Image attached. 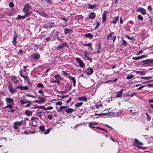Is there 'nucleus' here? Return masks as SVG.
I'll list each match as a JSON object with an SVG mask.
<instances>
[{"label": "nucleus", "mask_w": 153, "mask_h": 153, "mask_svg": "<svg viewBox=\"0 0 153 153\" xmlns=\"http://www.w3.org/2000/svg\"><path fill=\"white\" fill-rule=\"evenodd\" d=\"M143 144L142 142H140L137 139H135L133 145L139 148H142L143 149H146L145 147H142L141 146L143 145Z\"/></svg>", "instance_id": "nucleus-1"}, {"label": "nucleus", "mask_w": 153, "mask_h": 153, "mask_svg": "<svg viewBox=\"0 0 153 153\" xmlns=\"http://www.w3.org/2000/svg\"><path fill=\"white\" fill-rule=\"evenodd\" d=\"M114 33L112 32L107 36L108 40H109L110 42H112V43L114 42L116 38V36L115 35L113 36H112V35Z\"/></svg>", "instance_id": "nucleus-2"}, {"label": "nucleus", "mask_w": 153, "mask_h": 153, "mask_svg": "<svg viewBox=\"0 0 153 153\" xmlns=\"http://www.w3.org/2000/svg\"><path fill=\"white\" fill-rule=\"evenodd\" d=\"M8 88L11 94L14 93L16 91V90L13 88L12 85L10 83H9Z\"/></svg>", "instance_id": "nucleus-3"}, {"label": "nucleus", "mask_w": 153, "mask_h": 153, "mask_svg": "<svg viewBox=\"0 0 153 153\" xmlns=\"http://www.w3.org/2000/svg\"><path fill=\"white\" fill-rule=\"evenodd\" d=\"M23 121L19 122H15L14 123L13 128L14 129H17L18 128V126H20L22 124Z\"/></svg>", "instance_id": "nucleus-4"}, {"label": "nucleus", "mask_w": 153, "mask_h": 153, "mask_svg": "<svg viewBox=\"0 0 153 153\" xmlns=\"http://www.w3.org/2000/svg\"><path fill=\"white\" fill-rule=\"evenodd\" d=\"M137 12H140L143 15L145 14L146 13V10L142 7H139L137 8Z\"/></svg>", "instance_id": "nucleus-5"}, {"label": "nucleus", "mask_w": 153, "mask_h": 153, "mask_svg": "<svg viewBox=\"0 0 153 153\" xmlns=\"http://www.w3.org/2000/svg\"><path fill=\"white\" fill-rule=\"evenodd\" d=\"M153 62V61L152 59H147L146 60H143L142 61V63L143 64H146L149 65L150 63H152Z\"/></svg>", "instance_id": "nucleus-6"}, {"label": "nucleus", "mask_w": 153, "mask_h": 153, "mask_svg": "<svg viewBox=\"0 0 153 153\" xmlns=\"http://www.w3.org/2000/svg\"><path fill=\"white\" fill-rule=\"evenodd\" d=\"M76 60L80 66L81 67H83L84 66V64L83 62L79 58H76Z\"/></svg>", "instance_id": "nucleus-7"}, {"label": "nucleus", "mask_w": 153, "mask_h": 153, "mask_svg": "<svg viewBox=\"0 0 153 153\" xmlns=\"http://www.w3.org/2000/svg\"><path fill=\"white\" fill-rule=\"evenodd\" d=\"M6 101L7 103L13 104V100L10 98H7L6 99Z\"/></svg>", "instance_id": "nucleus-8"}, {"label": "nucleus", "mask_w": 153, "mask_h": 153, "mask_svg": "<svg viewBox=\"0 0 153 153\" xmlns=\"http://www.w3.org/2000/svg\"><path fill=\"white\" fill-rule=\"evenodd\" d=\"M30 7V6L29 5V4H26L23 9V12L25 13L27 12Z\"/></svg>", "instance_id": "nucleus-9"}, {"label": "nucleus", "mask_w": 153, "mask_h": 153, "mask_svg": "<svg viewBox=\"0 0 153 153\" xmlns=\"http://www.w3.org/2000/svg\"><path fill=\"white\" fill-rule=\"evenodd\" d=\"M66 46H67L68 47V46L67 45L66 43L65 42L62 43L60 45L58 46L56 48V49L57 50H59L62 48H63Z\"/></svg>", "instance_id": "nucleus-10"}, {"label": "nucleus", "mask_w": 153, "mask_h": 153, "mask_svg": "<svg viewBox=\"0 0 153 153\" xmlns=\"http://www.w3.org/2000/svg\"><path fill=\"white\" fill-rule=\"evenodd\" d=\"M85 72L88 75H91L93 73V70L92 68H88L86 70Z\"/></svg>", "instance_id": "nucleus-11"}, {"label": "nucleus", "mask_w": 153, "mask_h": 153, "mask_svg": "<svg viewBox=\"0 0 153 153\" xmlns=\"http://www.w3.org/2000/svg\"><path fill=\"white\" fill-rule=\"evenodd\" d=\"M39 57L40 56L38 53H33L31 56V58L34 59H39Z\"/></svg>", "instance_id": "nucleus-12"}, {"label": "nucleus", "mask_w": 153, "mask_h": 153, "mask_svg": "<svg viewBox=\"0 0 153 153\" xmlns=\"http://www.w3.org/2000/svg\"><path fill=\"white\" fill-rule=\"evenodd\" d=\"M19 88L22 90H27L29 88L27 86H17L16 88Z\"/></svg>", "instance_id": "nucleus-13"}, {"label": "nucleus", "mask_w": 153, "mask_h": 153, "mask_svg": "<svg viewBox=\"0 0 153 153\" xmlns=\"http://www.w3.org/2000/svg\"><path fill=\"white\" fill-rule=\"evenodd\" d=\"M56 26V25L54 23L50 22L48 23L47 25V28H51Z\"/></svg>", "instance_id": "nucleus-14"}, {"label": "nucleus", "mask_w": 153, "mask_h": 153, "mask_svg": "<svg viewBox=\"0 0 153 153\" xmlns=\"http://www.w3.org/2000/svg\"><path fill=\"white\" fill-rule=\"evenodd\" d=\"M106 13L107 11H105L103 12V13L102 15V19L103 20L102 22H105Z\"/></svg>", "instance_id": "nucleus-15"}, {"label": "nucleus", "mask_w": 153, "mask_h": 153, "mask_svg": "<svg viewBox=\"0 0 153 153\" xmlns=\"http://www.w3.org/2000/svg\"><path fill=\"white\" fill-rule=\"evenodd\" d=\"M95 17V14L93 12L90 13L89 14V17L90 19H94Z\"/></svg>", "instance_id": "nucleus-16"}, {"label": "nucleus", "mask_w": 153, "mask_h": 153, "mask_svg": "<svg viewBox=\"0 0 153 153\" xmlns=\"http://www.w3.org/2000/svg\"><path fill=\"white\" fill-rule=\"evenodd\" d=\"M11 78L14 83L16 84L18 82V80L17 79V78L16 76H11Z\"/></svg>", "instance_id": "nucleus-17"}, {"label": "nucleus", "mask_w": 153, "mask_h": 153, "mask_svg": "<svg viewBox=\"0 0 153 153\" xmlns=\"http://www.w3.org/2000/svg\"><path fill=\"white\" fill-rule=\"evenodd\" d=\"M25 114L27 116H31L32 115V112L31 111L26 110L25 111Z\"/></svg>", "instance_id": "nucleus-18"}, {"label": "nucleus", "mask_w": 153, "mask_h": 153, "mask_svg": "<svg viewBox=\"0 0 153 153\" xmlns=\"http://www.w3.org/2000/svg\"><path fill=\"white\" fill-rule=\"evenodd\" d=\"M73 32V29H68L65 28V29L64 33L65 34H67L69 33H72Z\"/></svg>", "instance_id": "nucleus-19"}, {"label": "nucleus", "mask_w": 153, "mask_h": 153, "mask_svg": "<svg viewBox=\"0 0 153 153\" xmlns=\"http://www.w3.org/2000/svg\"><path fill=\"white\" fill-rule=\"evenodd\" d=\"M78 100L80 101H86L87 100V98L85 96L79 97L78 98Z\"/></svg>", "instance_id": "nucleus-20"}, {"label": "nucleus", "mask_w": 153, "mask_h": 153, "mask_svg": "<svg viewBox=\"0 0 153 153\" xmlns=\"http://www.w3.org/2000/svg\"><path fill=\"white\" fill-rule=\"evenodd\" d=\"M123 90H121L118 92L117 93V95L116 96V98L120 97H122Z\"/></svg>", "instance_id": "nucleus-21"}, {"label": "nucleus", "mask_w": 153, "mask_h": 153, "mask_svg": "<svg viewBox=\"0 0 153 153\" xmlns=\"http://www.w3.org/2000/svg\"><path fill=\"white\" fill-rule=\"evenodd\" d=\"M28 102H31L30 101H27L24 99H22L20 100V102L22 104L28 103Z\"/></svg>", "instance_id": "nucleus-22"}, {"label": "nucleus", "mask_w": 153, "mask_h": 153, "mask_svg": "<svg viewBox=\"0 0 153 153\" xmlns=\"http://www.w3.org/2000/svg\"><path fill=\"white\" fill-rule=\"evenodd\" d=\"M85 36L86 38H88L90 39H91L93 36V35L91 33L86 34L85 35Z\"/></svg>", "instance_id": "nucleus-23"}, {"label": "nucleus", "mask_w": 153, "mask_h": 153, "mask_svg": "<svg viewBox=\"0 0 153 153\" xmlns=\"http://www.w3.org/2000/svg\"><path fill=\"white\" fill-rule=\"evenodd\" d=\"M14 13V11L11 10L6 12V14L9 16H12Z\"/></svg>", "instance_id": "nucleus-24"}, {"label": "nucleus", "mask_w": 153, "mask_h": 153, "mask_svg": "<svg viewBox=\"0 0 153 153\" xmlns=\"http://www.w3.org/2000/svg\"><path fill=\"white\" fill-rule=\"evenodd\" d=\"M17 35H14L13 37V43L14 45H16V39L17 38Z\"/></svg>", "instance_id": "nucleus-25"}, {"label": "nucleus", "mask_w": 153, "mask_h": 153, "mask_svg": "<svg viewBox=\"0 0 153 153\" xmlns=\"http://www.w3.org/2000/svg\"><path fill=\"white\" fill-rule=\"evenodd\" d=\"M134 71L136 74H140L141 75H144L145 74V72H142L141 71Z\"/></svg>", "instance_id": "nucleus-26"}, {"label": "nucleus", "mask_w": 153, "mask_h": 153, "mask_svg": "<svg viewBox=\"0 0 153 153\" xmlns=\"http://www.w3.org/2000/svg\"><path fill=\"white\" fill-rule=\"evenodd\" d=\"M69 78L72 81L73 85L74 86H75V84L76 82V80L74 78V77H72L71 76H69Z\"/></svg>", "instance_id": "nucleus-27"}, {"label": "nucleus", "mask_w": 153, "mask_h": 153, "mask_svg": "<svg viewBox=\"0 0 153 153\" xmlns=\"http://www.w3.org/2000/svg\"><path fill=\"white\" fill-rule=\"evenodd\" d=\"M83 104V102H79L76 103L75 105V106L76 107L78 108L79 107L81 106Z\"/></svg>", "instance_id": "nucleus-28"}, {"label": "nucleus", "mask_w": 153, "mask_h": 153, "mask_svg": "<svg viewBox=\"0 0 153 153\" xmlns=\"http://www.w3.org/2000/svg\"><path fill=\"white\" fill-rule=\"evenodd\" d=\"M41 1L43 3L47 2L49 4H50L52 2V0H41Z\"/></svg>", "instance_id": "nucleus-29"}, {"label": "nucleus", "mask_w": 153, "mask_h": 153, "mask_svg": "<svg viewBox=\"0 0 153 153\" xmlns=\"http://www.w3.org/2000/svg\"><path fill=\"white\" fill-rule=\"evenodd\" d=\"M74 111V110L72 108H69L66 110V111L67 113H71Z\"/></svg>", "instance_id": "nucleus-30"}, {"label": "nucleus", "mask_w": 153, "mask_h": 153, "mask_svg": "<svg viewBox=\"0 0 153 153\" xmlns=\"http://www.w3.org/2000/svg\"><path fill=\"white\" fill-rule=\"evenodd\" d=\"M50 82H51V83H52V82H53V83H56V82H57L58 83H59L60 82H59V80L57 79H55V80L54 79H52V80H51L50 81Z\"/></svg>", "instance_id": "nucleus-31"}, {"label": "nucleus", "mask_w": 153, "mask_h": 153, "mask_svg": "<svg viewBox=\"0 0 153 153\" xmlns=\"http://www.w3.org/2000/svg\"><path fill=\"white\" fill-rule=\"evenodd\" d=\"M118 18H119L118 17H115L114 18V19L113 20V21L112 22V23L114 24H115L116 23Z\"/></svg>", "instance_id": "nucleus-32"}, {"label": "nucleus", "mask_w": 153, "mask_h": 153, "mask_svg": "<svg viewBox=\"0 0 153 153\" xmlns=\"http://www.w3.org/2000/svg\"><path fill=\"white\" fill-rule=\"evenodd\" d=\"M40 108L42 109L43 110H46L45 107V106H43L36 107H34V108Z\"/></svg>", "instance_id": "nucleus-33"}, {"label": "nucleus", "mask_w": 153, "mask_h": 153, "mask_svg": "<svg viewBox=\"0 0 153 153\" xmlns=\"http://www.w3.org/2000/svg\"><path fill=\"white\" fill-rule=\"evenodd\" d=\"M37 86L38 88H44V86L43 85V84L41 83H39L37 84Z\"/></svg>", "instance_id": "nucleus-34"}, {"label": "nucleus", "mask_w": 153, "mask_h": 153, "mask_svg": "<svg viewBox=\"0 0 153 153\" xmlns=\"http://www.w3.org/2000/svg\"><path fill=\"white\" fill-rule=\"evenodd\" d=\"M39 129L41 131H43L45 129V127L43 126H40L39 127Z\"/></svg>", "instance_id": "nucleus-35"}, {"label": "nucleus", "mask_w": 153, "mask_h": 153, "mask_svg": "<svg viewBox=\"0 0 153 153\" xmlns=\"http://www.w3.org/2000/svg\"><path fill=\"white\" fill-rule=\"evenodd\" d=\"M39 99L40 100L41 103H43L45 102L46 100L44 98L39 97Z\"/></svg>", "instance_id": "nucleus-36"}, {"label": "nucleus", "mask_w": 153, "mask_h": 153, "mask_svg": "<svg viewBox=\"0 0 153 153\" xmlns=\"http://www.w3.org/2000/svg\"><path fill=\"white\" fill-rule=\"evenodd\" d=\"M97 123L92 124V123H89V126L91 128H92L94 127L93 126L94 125H97Z\"/></svg>", "instance_id": "nucleus-37"}, {"label": "nucleus", "mask_w": 153, "mask_h": 153, "mask_svg": "<svg viewBox=\"0 0 153 153\" xmlns=\"http://www.w3.org/2000/svg\"><path fill=\"white\" fill-rule=\"evenodd\" d=\"M54 77L55 78V79H57L59 80L61 79V78H60V76L58 74L54 76Z\"/></svg>", "instance_id": "nucleus-38"}, {"label": "nucleus", "mask_w": 153, "mask_h": 153, "mask_svg": "<svg viewBox=\"0 0 153 153\" xmlns=\"http://www.w3.org/2000/svg\"><path fill=\"white\" fill-rule=\"evenodd\" d=\"M134 77V76L133 75H130L127 76L126 77V78L128 79H132Z\"/></svg>", "instance_id": "nucleus-39"}, {"label": "nucleus", "mask_w": 153, "mask_h": 153, "mask_svg": "<svg viewBox=\"0 0 153 153\" xmlns=\"http://www.w3.org/2000/svg\"><path fill=\"white\" fill-rule=\"evenodd\" d=\"M26 16H25V14L23 16H20L19 15H18V17L19 18H17V19H20L21 18H22L23 19H25Z\"/></svg>", "instance_id": "nucleus-40"}, {"label": "nucleus", "mask_w": 153, "mask_h": 153, "mask_svg": "<svg viewBox=\"0 0 153 153\" xmlns=\"http://www.w3.org/2000/svg\"><path fill=\"white\" fill-rule=\"evenodd\" d=\"M13 105L12 104H10L8 105H7V106H6L5 108H9L10 109H12V107H13Z\"/></svg>", "instance_id": "nucleus-41"}, {"label": "nucleus", "mask_w": 153, "mask_h": 153, "mask_svg": "<svg viewBox=\"0 0 153 153\" xmlns=\"http://www.w3.org/2000/svg\"><path fill=\"white\" fill-rule=\"evenodd\" d=\"M26 13L25 14V16H29L30 15L31 13H32V11H30L28 12H26Z\"/></svg>", "instance_id": "nucleus-42"}, {"label": "nucleus", "mask_w": 153, "mask_h": 153, "mask_svg": "<svg viewBox=\"0 0 153 153\" xmlns=\"http://www.w3.org/2000/svg\"><path fill=\"white\" fill-rule=\"evenodd\" d=\"M141 77L142 79H150L151 78V77H150V76H149V77L142 76Z\"/></svg>", "instance_id": "nucleus-43"}, {"label": "nucleus", "mask_w": 153, "mask_h": 153, "mask_svg": "<svg viewBox=\"0 0 153 153\" xmlns=\"http://www.w3.org/2000/svg\"><path fill=\"white\" fill-rule=\"evenodd\" d=\"M50 130V128H48L46 130V131L44 132V134H48L49 133Z\"/></svg>", "instance_id": "nucleus-44"}, {"label": "nucleus", "mask_w": 153, "mask_h": 153, "mask_svg": "<svg viewBox=\"0 0 153 153\" xmlns=\"http://www.w3.org/2000/svg\"><path fill=\"white\" fill-rule=\"evenodd\" d=\"M22 76L25 80H27L29 79L28 77L27 76L23 75Z\"/></svg>", "instance_id": "nucleus-45"}, {"label": "nucleus", "mask_w": 153, "mask_h": 153, "mask_svg": "<svg viewBox=\"0 0 153 153\" xmlns=\"http://www.w3.org/2000/svg\"><path fill=\"white\" fill-rule=\"evenodd\" d=\"M138 19L141 20H142L143 19V18L141 15H139L138 16Z\"/></svg>", "instance_id": "nucleus-46"}, {"label": "nucleus", "mask_w": 153, "mask_h": 153, "mask_svg": "<svg viewBox=\"0 0 153 153\" xmlns=\"http://www.w3.org/2000/svg\"><path fill=\"white\" fill-rule=\"evenodd\" d=\"M41 15L42 16H43L45 17H46L48 16L47 14H46V13H41Z\"/></svg>", "instance_id": "nucleus-47"}, {"label": "nucleus", "mask_w": 153, "mask_h": 153, "mask_svg": "<svg viewBox=\"0 0 153 153\" xmlns=\"http://www.w3.org/2000/svg\"><path fill=\"white\" fill-rule=\"evenodd\" d=\"M67 106H61L60 107V109L59 110L60 111H62L63 109L67 107Z\"/></svg>", "instance_id": "nucleus-48"}, {"label": "nucleus", "mask_w": 153, "mask_h": 153, "mask_svg": "<svg viewBox=\"0 0 153 153\" xmlns=\"http://www.w3.org/2000/svg\"><path fill=\"white\" fill-rule=\"evenodd\" d=\"M36 122V121H33L32 122L31 124L34 126H36V123H35V122Z\"/></svg>", "instance_id": "nucleus-49"}, {"label": "nucleus", "mask_w": 153, "mask_h": 153, "mask_svg": "<svg viewBox=\"0 0 153 153\" xmlns=\"http://www.w3.org/2000/svg\"><path fill=\"white\" fill-rule=\"evenodd\" d=\"M23 51L22 50L20 49L18 52V54H22L23 53Z\"/></svg>", "instance_id": "nucleus-50"}, {"label": "nucleus", "mask_w": 153, "mask_h": 153, "mask_svg": "<svg viewBox=\"0 0 153 153\" xmlns=\"http://www.w3.org/2000/svg\"><path fill=\"white\" fill-rule=\"evenodd\" d=\"M84 53L85 57L88 56L89 55V53H88V52L86 51L84 52Z\"/></svg>", "instance_id": "nucleus-51"}, {"label": "nucleus", "mask_w": 153, "mask_h": 153, "mask_svg": "<svg viewBox=\"0 0 153 153\" xmlns=\"http://www.w3.org/2000/svg\"><path fill=\"white\" fill-rule=\"evenodd\" d=\"M143 53V51H140L137 53L136 55H139V54L142 53Z\"/></svg>", "instance_id": "nucleus-52"}, {"label": "nucleus", "mask_w": 153, "mask_h": 153, "mask_svg": "<svg viewBox=\"0 0 153 153\" xmlns=\"http://www.w3.org/2000/svg\"><path fill=\"white\" fill-rule=\"evenodd\" d=\"M83 45L85 46H89V47H91V44H90V43H88V44H83Z\"/></svg>", "instance_id": "nucleus-53"}, {"label": "nucleus", "mask_w": 153, "mask_h": 153, "mask_svg": "<svg viewBox=\"0 0 153 153\" xmlns=\"http://www.w3.org/2000/svg\"><path fill=\"white\" fill-rule=\"evenodd\" d=\"M106 114H105V113H102V114H97L96 113L95 114V115H98V116H100V115H105Z\"/></svg>", "instance_id": "nucleus-54"}, {"label": "nucleus", "mask_w": 153, "mask_h": 153, "mask_svg": "<svg viewBox=\"0 0 153 153\" xmlns=\"http://www.w3.org/2000/svg\"><path fill=\"white\" fill-rule=\"evenodd\" d=\"M56 105H60L62 104V102L60 101H58L56 103Z\"/></svg>", "instance_id": "nucleus-55"}, {"label": "nucleus", "mask_w": 153, "mask_h": 153, "mask_svg": "<svg viewBox=\"0 0 153 153\" xmlns=\"http://www.w3.org/2000/svg\"><path fill=\"white\" fill-rule=\"evenodd\" d=\"M46 110H52L53 109V107L52 106H50L49 107H48L47 108H46Z\"/></svg>", "instance_id": "nucleus-56"}, {"label": "nucleus", "mask_w": 153, "mask_h": 153, "mask_svg": "<svg viewBox=\"0 0 153 153\" xmlns=\"http://www.w3.org/2000/svg\"><path fill=\"white\" fill-rule=\"evenodd\" d=\"M132 59H133L135 60H137L140 59L139 58V56L137 57H133Z\"/></svg>", "instance_id": "nucleus-57"}, {"label": "nucleus", "mask_w": 153, "mask_h": 153, "mask_svg": "<svg viewBox=\"0 0 153 153\" xmlns=\"http://www.w3.org/2000/svg\"><path fill=\"white\" fill-rule=\"evenodd\" d=\"M27 96L28 97H33V98H35L36 97L33 95H30V94H27Z\"/></svg>", "instance_id": "nucleus-58"}, {"label": "nucleus", "mask_w": 153, "mask_h": 153, "mask_svg": "<svg viewBox=\"0 0 153 153\" xmlns=\"http://www.w3.org/2000/svg\"><path fill=\"white\" fill-rule=\"evenodd\" d=\"M146 55H143L139 56L140 59L143 58L144 57H146Z\"/></svg>", "instance_id": "nucleus-59"}, {"label": "nucleus", "mask_w": 153, "mask_h": 153, "mask_svg": "<svg viewBox=\"0 0 153 153\" xmlns=\"http://www.w3.org/2000/svg\"><path fill=\"white\" fill-rule=\"evenodd\" d=\"M9 6L11 7H13L14 4L13 3L10 2L9 4Z\"/></svg>", "instance_id": "nucleus-60"}, {"label": "nucleus", "mask_w": 153, "mask_h": 153, "mask_svg": "<svg viewBox=\"0 0 153 153\" xmlns=\"http://www.w3.org/2000/svg\"><path fill=\"white\" fill-rule=\"evenodd\" d=\"M100 25V23L99 22H98L97 23L96 26L95 27V29L97 28Z\"/></svg>", "instance_id": "nucleus-61"}, {"label": "nucleus", "mask_w": 153, "mask_h": 153, "mask_svg": "<svg viewBox=\"0 0 153 153\" xmlns=\"http://www.w3.org/2000/svg\"><path fill=\"white\" fill-rule=\"evenodd\" d=\"M14 110L12 108V109H11L10 110L8 111V112H11L13 113L14 112Z\"/></svg>", "instance_id": "nucleus-62"}, {"label": "nucleus", "mask_w": 153, "mask_h": 153, "mask_svg": "<svg viewBox=\"0 0 153 153\" xmlns=\"http://www.w3.org/2000/svg\"><path fill=\"white\" fill-rule=\"evenodd\" d=\"M38 92L39 93L41 94L43 96V93L42 92V90L38 91Z\"/></svg>", "instance_id": "nucleus-63"}, {"label": "nucleus", "mask_w": 153, "mask_h": 153, "mask_svg": "<svg viewBox=\"0 0 153 153\" xmlns=\"http://www.w3.org/2000/svg\"><path fill=\"white\" fill-rule=\"evenodd\" d=\"M28 103H29L28 104H27V105H26L25 106V107H28V106H30V105L31 104V102H28Z\"/></svg>", "instance_id": "nucleus-64"}]
</instances>
